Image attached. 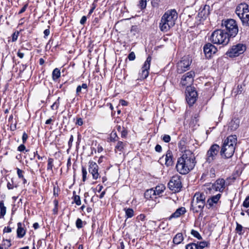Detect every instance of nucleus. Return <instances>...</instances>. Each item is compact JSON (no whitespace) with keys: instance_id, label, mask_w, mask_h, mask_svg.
Returning <instances> with one entry per match:
<instances>
[{"instance_id":"2","label":"nucleus","mask_w":249,"mask_h":249,"mask_svg":"<svg viewBox=\"0 0 249 249\" xmlns=\"http://www.w3.org/2000/svg\"><path fill=\"white\" fill-rule=\"evenodd\" d=\"M178 13L175 9H170L166 11L162 16L159 27L162 32H167L173 27L177 19Z\"/></svg>"},{"instance_id":"20","label":"nucleus","mask_w":249,"mask_h":249,"mask_svg":"<svg viewBox=\"0 0 249 249\" xmlns=\"http://www.w3.org/2000/svg\"><path fill=\"white\" fill-rule=\"evenodd\" d=\"M186 213V209L184 207L178 208L174 213H173L169 217V219L176 218Z\"/></svg>"},{"instance_id":"48","label":"nucleus","mask_w":249,"mask_h":249,"mask_svg":"<svg viewBox=\"0 0 249 249\" xmlns=\"http://www.w3.org/2000/svg\"><path fill=\"white\" fill-rule=\"evenodd\" d=\"M23 173H24V171H22V170L19 169V168H18L17 169V174L18 175V177L19 178H23Z\"/></svg>"},{"instance_id":"49","label":"nucleus","mask_w":249,"mask_h":249,"mask_svg":"<svg viewBox=\"0 0 249 249\" xmlns=\"http://www.w3.org/2000/svg\"><path fill=\"white\" fill-rule=\"evenodd\" d=\"M136 58L135 54L133 52H131L128 56V58L130 61H133L135 60Z\"/></svg>"},{"instance_id":"14","label":"nucleus","mask_w":249,"mask_h":249,"mask_svg":"<svg viewBox=\"0 0 249 249\" xmlns=\"http://www.w3.org/2000/svg\"><path fill=\"white\" fill-rule=\"evenodd\" d=\"M195 73L194 71H190L182 76L180 82L181 84L183 86L189 87L194 82V78Z\"/></svg>"},{"instance_id":"36","label":"nucleus","mask_w":249,"mask_h":249,"mask_svg":"<svg viewBox=\"0 0 249 249\" xmlns=\"http://www.w3.org/2000/svg\"><path fill=\"white\" fill-rule=\"evenodd\" d=\"M236 227L235 228L236 232L239 235H242L243 233L242 232L243 227L240 224H239L238 222H236Z\"/></svg>"},{"instance_id":"26","label":"nucleus","mask_w":249,"mask_h":249,"mask_svg":"<svg viewBox=\"0 0 249 249\" xmlns=\"http://www.w3.org/2000/svg\"><path fill=\"white\" fill-rule=\"evenodd\" d=\"M165 189V186L163 184H160L157 185L154 189V191L155 192L156 196H159L163 192Z\"/></svg>"},{"instance_id":"41","label":"nucleus","mask_w":249,"mask_h":249,"mask_svg":"<svg viewBox=\"0 0 249 249\" xmlns=\"http://www.w3.org/2000/svg\"><path fill=\"white\" fill-rule=\"evenodd\" d=\"M76 226L79 229L83 227V221L80 218L77 219L76 221Z\"/></svg>"},{"instance_id":"23","label":"nucleus","mask_w":249,"mask_h":249,"mask_svg":"<svg viewBox=\"0 0 249 249\" xmlns=\"http://www.w3.org/2000/svg\"><path fill=\"white\" fill-rule=\"evenodd\" d=\"M209 9V6L205 5L203 8L198 13V17L202 18H206L210 14Z\"/></svg>"},{"instance_id":"47","label":"nucleus","mask_w":249,"mask_h":249,"mask_svg":"<svg viewBox=\"0 0 249 249\" xmlns=\"http://www.w3.org/2000/svg\"><path fill=\"white\" fill-rule=\"evenodd\" d=\"M210 176L211 178H214L215 176V170L213 167H212L209 172Z\"/></svg>"},{"instance_id":"57","label":"nucleus","mask_w":249,"mask_h":249,"mask_svg":"<svg viewBox=\"0 0 249 249\" xmlns=\"http://www.w3.org/2000/svg\"><path fill=\"white\" fill-rule=\"evenodd\" d=\"M155 149L156 151H157L158 152H160L162 150V148L160 145L157 144L155 146Z\"/></svg>"},{"instance_id":"25","label":"nucleus","mask_w":249,"mask_h":249,"mask_svg":"<svg viewBox=\"0 0 249 249\" xmlns=\"http://www.w3.org/2000/svg\"><path fill=\"white\" fill-rule=\"evenodd\" d=\"M183 240V236L182 233H178L173 238V243L176 245L180 244Z\"/></svg>"},{"instance_id":"6","label":"nucleus","mask_w":249,"mask_h":249,"mask_svg":"<svg viewBox=\"0 0 249 249\" xmlns=\"http://www.w3.org/2000/svg\"><path fill=\"white\" fill-rule=\"evenodd\" d=\"M235 13L241 20L243 25L249 27V6L245 3H240L236 7Z\"/></svg>"},{"instance_id":"60","label":"nucleus","mask_w":249,"mask_h":249,"mask_svg":"<svg viewBox=\"0 0 249 249\" xmlns=\"http://www.w3.org/2000/svg\"><path fill=\"white\" fill-rule=\"evenodd\" d=\"M49 28L47 29L44 30V37L46 38L47 36H48L50 34V29H49V26H48Z\"/></svg>"},{"instance_id":"12","label":"nucleus","mask_w":249,"mask_h":249,"mask_svg":"<svg viewBox=\"0 0 249 249\" xmlns=\"http://www.w3.org/2000/svg\"><path fill=\"white\" fill-rule=\"evenodd\" d=\"M197 97V92L192 87H187L186 89V99L190 106H192Z\"/></svg>"},{"instance_id":"15","label":"nucleus","mask_w":249,"mask_h":249,"mask_svg":"<svg viewBox=\"0 0 249 249\" xmlns=\"http://www.w3.org/2000/svg\"><path fill=\"white\" fill-rule=\"evenodd\" d=\"M98 166L96 162L90 160L89 162V172L92 175L93 179L96 180L99 178L98 173Z\"/></svg>"},{"instance_id":"59","label":"nucleus","mask_w":249,"mask_h":249,"mask_svg":"<svg viewBox=\"0 0 249 249\" xmlns=\"http://www.w3.org/2000/svg\"><path fill=\"white\" fill-rule=\"evenodd\" d=\"M86 20H87V17L86 16H83L80 21V23L81 24L84 25L86 23Z\"/></svg>"},{"instance_id":"5","label":"nucleus","mask_w":249,"mask_h":249,"mask_svg":"<svg viewBox=\"0 0 249 249\" xmlns=\"http://www.w3.org/2000/svg\"><path fill=\"white\" fill-rule=\"evenodd\" d=\"M210 39L213 44L225 46L229 43L230 37L223 30L217 29L212 33Z\"/></svg>"},{"instance_id":"7","label":"nucleus","mask_w":249,"mask_h":249,"mask_svg":"<svg viewBox=\"0 0 249 249\" xmlns=\"http://www.w3.org/2000/svg\"><path fill=\"white\" fill-rule=\"evenodd\" d=\"M223 27L226 30V33L229 37H235L238 32V28L236 21L233 19H228L223 20L222 23Z\"/></svg>"},{"instance_id":"43","label":"nucleus","mask_w":249,"mask_h":249,"mask_svg":"<svg viewBox=\"0 0 249 249\" xmlns=\"http://www.w3.org/2000/svg\"><path fill=\"white\" fill-rule=\"evenodd\" d=\"M7 188L9 189V190H11V189H14V187H17V185H15L14 186V182H13V180H11V183L10 182H8L7 183Z\"/></svg>"},{"instance_id":"30","label":"nucleus","mask_w":249,"mask_h":249,"mask_svg":"<svg viewBox=\"0 0 249 249\" xmlns=\"http://www.w3.org/2000/svg\"><path fill=\"white\" fill-rule=\"evenodd\" d=\"M124 210L125 213V217L127 218H131L134 215V211L131 208H124Z\"/></svg>"},{"instance_id":"8","label":"nucleus","mask_w":249,"mask_h":249,"mask_svg":"<svg viewBox=\"0 0 249 249\" xmlns=\"http://www.w3.org/2000/svg\"><path fill=\"white\" fill-rule=\"evenodd\" d=\"M220 150V147L216 144H213L208 150L206 156V163L210 164L212 163L216 158Z\"/></svg>"},{"instance_id":"61","label":"nucleus","mask_w":249,"mask_h":249,"mask_svg":"<svg viewBox=\"0 0 249 249\" xmlns=\"http://www.w3.org/2000/svg\"><path fill=\"white\" fill-rule=\"evenodd\" d=\"M76 124L80 126L82 125L83 124L82 119L81 118H78Z\"/></svg>"},{"instance_id":"46","label":"nucleus","mask_w":249,"mask_h":249,"mask_svg":"<svg viewBox=\"0 0 249 249\" xmlns=\"http://www.w3.org/2000/svg\"><path fill=\"white\" fill-rule=\"evenodd\" d=\"M207 189H208L210 192H213L216 191V189H215V187H214V183L207 185Z\"/></svg>"},{"instance_id":"45","label":"nucleus","mask_w":249,"mask_h":249,"mask_svg":"<svg viewBox=\"0 0 249 249\" xmlns=\"http://www.w3.org/2000/svg\"><path fill=\"white\" fill-rule=\"evenodd\" d=\"M121 133L122 137L126 138L128 132L127 130L124 127H123V130L121 131Z\"/></svg>"},{"instance_id":"40","label":"nucleus","mask_w":249,"mask_h":249,"mask_svg":"<svg viewBox=\"0 0 249 249\" xmlns=\"http://www.w3.org/2000/svg\"><path fill=\"white\" fill-rule=\"evenodd\" d=\"M185 249H198L196 243H190L185 247Z\"/></svg>"},{"instance_id":"1","label":"nucleus","mask_w":249,"mask_h":249,"mask_svg":"<svg viewBox=\"0 0 249 249\" xmlns=\"http://www.w3.org/2000/svg\"><path fill=\"white\" fill-rule=\"evenodd\" d=\"M196 165L195 157L190 151H185L178 158L176 164L177 171L180 174L186 175L192 170Z\"/></svg>"},{"instance_id":"55","label":"nucleus","mask_w":249,"mask_h":249,"mask_svg":"<svg viewBox=\"0 0 249 249\" xmlns=\"http://www.w3.org/2000/svg\"><path fill=\"white\" fill-rule=\"evenodd\" d=\"M3 233H10L12 231V228L10 227H5L3 229Z\"/></svg>"},{"instance_id":"16","label":"nucleus","mask_w":249,"mask_h":249,"mask_svg":"<svg viewBox=\"0 0 249 249\" xmlns=\"http://www.w3.org/2000/svg\"><path fill=\"white\" fill-rule=\"evenodd\" d=\"M203 50L206 57H210L217 52V48L212 44L208 43L204 45Z\"/></svg>"},{"instance_id":"4","label":"nucleus","mask_w":249,"mask_h":249,"mask_svg":"<svg viewBox=\"0 0 249 249\" xmlns=\"http://www.w3.org/2000/svg\"><path fill=\"white\" fill-rule=\"evenodd\" d=\"M205 205V196L204 194L196 193L191 202L190 210L194 213H202Z\"/></svg>"},{"instance_id":"33","label":"nucleus","mask_w":249,"mask_h":249,"mask_svg":"<svg viewBox=\"0 0 249 249\" xmlns=\"http://www.w3.org/2000/svg\"><path fill=\"white\" fill-rule=\"evenodd\" d=\"M119 137H118L116 132L112 131L110 135V141L112 142H115L118 141Z\"/></svg>"},{"instance_id":"29","label":"nucleus","mask_w":249,"mask_h":249,"mask_svg":"<svg viewBox=\"0 0 249 249\" xmlns=\"http://www.w3.org/2000/svg\"><path fill=\"white\" fill-rule=\"evenodd\" d=\"M60 71L58 68L54 69L52 73V78L53 80L55 81L60 77Z\"/></svg>"},{"instance_id":"27","label":"nucleus","mask_w":249,"mask_h":249,"mask_svg":"<svg viewBox=\"0 0 249 249\" xmlns=\"http://www.w3.org/2000/svg\"><path fill=\"white\" fill-rule=\"evenodd\" d=\"M125 146V144L123 142L118 141L115 147V150L116 152H120V154H121V152H123Z\"/></svg>"},{"instance_id":"34","label":"nucleus","mask_w":249,"mask_h":249,"mask_svg":"<svg viewBox=\"0 0 249 249\" xmlns=\"http://www.w3.org/2000/svg\"><path fill=\"white\" fill-rule=\"evenodd\" d=\"M191 234L195 238H197L198 240L202 239V237L200 233L196 231L195 230H192L191 231Z\"/></svg>"},{"instance_id":"54","label":"nucleus","mask_w":249,"mask_h":249,"mask_svg":"<svg viewBox=\"0 0 249 249\" xmlns=\"http://www.w3.org/2000/svg\"><path fill=\"white\" fill-rule=\"evenodd\" d=\"M54 120H55L54 117L53 116V117H52V118H50L46 121L45 124H51V123L53 122H54Z\"/></svg>"},{"instance_id":"42","label":"nucleus","mask_w":249,"mask_h":249,"mask_svg":"<svg viewBox=\"0 0 249 249\" xmlns=\"http://www.w3.org/2000/svg\"><path fill=\"white\" fill-rule=\"evenodd\" d=\"M18 150L19 152H23L24 150H25L26 152L29 151V150H26L25 146L23 144H20L18 147Z\"/></svg>"},{"instance_id":"52","label":"nucleus","mask_w":249,"mask_h":249,"mask_svg":"<svg viewBox=\"0 0 249 249\" xmlns=\"http://www.w3.org/2000/svg\"><path fill=\"white\" fill-rule=\"evenodd\" d=\"M28 3H26L23 6V7L21 9V10L19 11L18 14L20 15V14L23 13V12H24L26 11V10L27 8L28 7Z\"/></svg>"},{"instance_id":"13","label":"nucleus","mask_w":249,"mask_h":249,"mask_svg":"<svg viewBox=\"0 0 249 249\" xmlns=\"http://www.w3.org/2000/svg\"><path fill=\"white\" fill-rule=\"evenodd\" d=\"M151 60V57L148 56L146 61L144 62L141 71L139 73V78L141 80L144 79L148 77Z\"/></svg>"},{"instance_id":"58","label":"nucleus","mask_w":249,"mask_h":249,"mask_svg":"<svg viewBox=\"0 0 249 249\" xmlns=\"http://www.w3.org/2000/svg\"><path fill=\"white\" fill-rule=\"evenodd\" d=\"M17 55L20 58H23L24 56V53L21 52L20 50H19L17 53Z\"/></svg>"},{"instance_id":"28","label":"nucleus","mask_w":249,"mask_h":249,"mask_svg":"<svg viewBox=\"0 0 249 249\" xmlns=\"http://www.w3.org/2000/svg\"><path fill=\"white\" fill-rule=\"evenodd\" d=\"M6 212V208L4 206L3 200L0 201V218H3Z\"/></svg>"},{"instance_id":"56","label":"nucleus","mask_w":249,"mask_h":249,"mask_svg":"<svg viewBox=\"0 0 249 249\" xmlns=\"http://www.w3.org/2000/svg\"><path fill=\"white\" fill-rule=\"evenodd\" d=\"M73 141V137L72 135H71L70 138V140L68 142V145L69 148H70L72 146V143Z\"/></svg>"},{"instance_id":"51","label":"nucleus","mask_w":249,"mask_h":249,"mask_svg":"<svg viewBox=\"0 0 249 249\" xmlns=\"http://www.w3.org/2000/svg\"><path fill=\"white\" fill-rule=\"evenodd\" d=\"M28 138V136L27 134L25 132H24L22 136V140L23 143H25L26 142Z\"/></svg>"},{"instance_id":"11","label":"nucleus","mask_w":249,"mask_h":249,"mask_svg":"<svg viewBox=\"0 0 249 249\" xmlns=\"http://www.w3.org/2000/svg\"><path fill=\"white\" fill-rule=\"evenodd\" d=\"M192 60L188 56H184L177 63V72L178 73H182L190 69V66Z\"/></svg>"},{"instance_id":"39","label":"nucleus","mask_w":249,"mask_h":249,"mask_svg":"<svg viewBox=\"0 0 249 249\" xmlns=\"http://www.w3.org/2000/svg\"><path fill=\"white\" fill-rule=\"evenodd\" d=\"M82 180L85 182L87 179V171L86 168L83 166L82 167Z\"/></svg>"},{"instance_id":"18","label":"nucleus","mask_w":249,"mask_h":249,"mask_svg":"<svg viewBox=\"0 0 249 249\" xmlns=\"http://www.w3.org/2000/svg\"><path fill=\"white\" fill-rule=\"evenodd\" d=\"M240 124V120L238 118H233L229 124V129L231 131L238 128Z\"/></svg>"},{"instance_id":"22","label":"nucleus","mask_w":249,"mask_h":249,"mask_svg":"<svg viewBox=\"0 0 249 249\" xmlns=\"http://www.w3.org/2000/svg\"><path fill=\"white\" fill-rule=\"evenodd\" d=\"M165 165L170 166L173 164V155L172 152L168 150L165 155Z\"/></svg>"},{"instance_id":"53","label":"nucleus","mask_w":249,"mask_h":249,"mask_svg":"<svg viewBox=\"0 0 249 249\" xmlns=\"http://www.w3.org/2000/svg\"><path fill=\"white\" fill-rule=\"evenodd\" d=\"M19 33L18 32H15L13 35H12V41L14 42L16 41L17 39Z\"/></svg>"},{"instance_id":"3","label":"nucleus","mask_w":249,"mask_h":249,"mask_svg":"<svg viewBox=\"0 0 249 249\" xmlns=\"http://www.w3.org/2000/svg\"><path fill=\"white\" fill-rule=\"evenodd\" d=\"M237 143V137L236 135L228 136L223 142L220 151V154L226 158L231 157L234 152L235 146Z\"/></svg>"},{"instance_id":"21","label":"nucleus","mask_w":249,"mask_h":249,"mask_svg":"<svg viewBox=\"0 0 249 249\" xmlns=\"http://www.w3.org/2000/svg\"><path fill=\"white\" fill-rule=\"evenodd\" d=\"M221 196V195L220 194H218L215 196H213L211 198H209L207 200V203L209 206V209L210 207H212L214 204H216L220 198Z\"/></svg>"},{"instance_id":"24","label":"nucleus","mask_w":249,"mask_h":249,"mask_svg":"<svg viewBox=\"0 0 249 249\" xmlns=\"http://www.w3.org/2000/svg\"><path fill=\"white\" fill-rule=\"evenodd\" d=\"M144 197L147 199H154L156 198L155 192L154 191V188L147 190L144 193Z\"/></svg>"},{"instance_id":"38","label":"nucleus","mask_w":249,"mask_h":249,"mask_svg":"<svg viewBox=\"0 0 249 249\" xmlns=\"http://www.w3.org/2000/svg\"><path fill=\"white\" fill-rule=\"evenodd\" d=\"M138 6L142 10L145 8L146 6V0H140Z\"/></svg>"},{"instance_id":"37","label":"nucleus","mask_w":249,"mask_h":249,"mask_svg":"<svg viewBox=\"0 0 249 249\" xmlns=\"http://www.w3.org/2000/svg\"><path fill=\"white\" fill-rule=\"evenodd\" d=\"M60 99V98L58 97L57 98V99L56 100V101L51 106L52 109L57 110L58 108V107H59V106L60 104V102H59Z\"/></svg>"},{"instance_id":"44","label":"nucleus","mask_w":249,"mask_h":249,"mask_svg":"<svg viewBox=\"0 0 249 249\" xmlns=\"http://www.w3.org/2000/svg\"><path fill=\"white\" fill-rule=\"evenodd\" d=\"M243 206L246 208L249 207V196L247 197L244 201Z\"/></svg>"},{"instance_id":"35","label":"nucleus","mask_w":249,"mask_h":249,"mask_svg":"<svg viewBox=\"0 0 249 249\" xmlns=\"http://www.w3.org/2000/svg\"><path fill=\"white\" fill-rule=\"evenodd\" d=\"M53 158H49L48 160L47 170H53Z\"/></svg>"},{"instance_id":"9","label":"nucleus","mask_w":249,"mask_h":249,"mask_svg":"<svg viewBox=\"0 0 249 249\" xmlns=\"http://www.w3.org/2000/svg\"><path fill=\"white\" fill-rule=\"evenodd\" d=\"M246 50L245 44L238 43L233 45L226 53V54L230 57H234L239 56L244 53Z\"/></svg>"},{"instance_id":"31","label":"nucleus","mask_w":249,"mask_h":249,"mask_svg":"<svg viewBox=\"0 0 249 249\" xmlns=\"http://www.w3.org/2000/svg\"><path fill=\"white\" fill-rule=\"evenodd\" d=\"M73 199L74 202L78 206H79L81 204L80 197L79 196L75 195V192H73Z\"/></svg>"},{"instance_id":"62","label":"nucleus","mask_w":249,"mask_h":249,"mask_svg":"<svg viewBox=\"0 0 249 249\" xmlns=\"http://www.w3.org/2000/svg\"><path fill=\"white\" fill-rule=\"evenodd\" d=\"M81 89H82V88L80 87V85H79L78 86H77V87L76 88V94L77 95H79V93L81 92Z\"/></svg>"},{"instance_id":"17","label":"nucleus","mask_w":249,"mask_h":249,"mask_svg":"<svg viewBox=\"0 0 249 249\" xmlns=\"http://www.w3.org/2000/svg\"><path fill=\"white\" fill-rule=\"evenodd\" d=\"M225 181L223 178H219L216 180L214 183V187L216 191L222 192L225 188Z\"/></svg>"},{"instance_id":"10","label":"nucleus","mask_w":249,"mask_h":249,"mask_svg":"<svg viewBox=\"0 0 249 249\" xmlns=\"http://www.w3.org/2000/svg\"><path fill=\"white\" fill-rule=\"evenodd\" d=\"M168 187L174 193L178 192L182 187L181 181V177L178 175L173 176L170 180L168 184Z\"/></svg>"},{"instance_id":"63","label":"nucleus","mask_w":249,"mask_h":249,"mask_svg":"<svg viewBox=\"0 0 249 249\" xmlns=\"http://www.w3.org/2000/svg\"><path fill=\"white\" fill-rule=\"evenodd\" d=\"M39 163H38L36 161V163L34 165H32V168L34 169H37L39 167Z\"/></svg>"},{"instance_id":"64","label":"nucleus","mask_w":249,"mask_h":249,"mask_svg":"<svg viewBox=\"0 0 249 249\" xmlns=\"http://www.w3.org/2000/svg\"><path fill=\"white\" fill-rule=\"evenodd\" d=\"M95 8V6L94 5V4H93L92 7L90 9V10H89V12L88 16L90 15L93 13V12Z\"/></svg>"},{"instance_id":"32","label":"nucleus","mask_w":249,"mask_h":249,"mask_svg":"<svg viewBox=\"0 0 249 249\" xmlns=\"http://www.w3.org/2000/svg\"><path fill=\"white\" fill-rule=\"evenodd\" d=\"M208 244L209 243L207 242L202 241L197 242L196 244V245H197L198 249H203L205 247H207L208 246Z\"/></svg>"},{"instance_id":"19","label":"nucleus","mask_w":249,"mask_h":249,"mask_svg":"<svg viewBox=\"0 0 249 249\" xmlns=\"http://www.w3.org/2000/svg\"><path fill=\"white\" fill-rule=\"evenodd\" d=\"M17 237L19 238H21L24 236L26 232V230L23 227V224L21 222H18L17 224Z\"/></svg>"},{"instance_id":"50","label":"nucleus","mask_w":249,"mask_h":249,"mask_svg":"<svg viewBox=\"0 0 249 249\" xmlns=\"http://www.w3.org/2000/svg\"><path fill=\"white\" fill-rule=\"evenodd\" d=\"M162 140L165 142H169L171 140V137L168 135H164L162 137Z\"/></svg>"}]
</instances>
